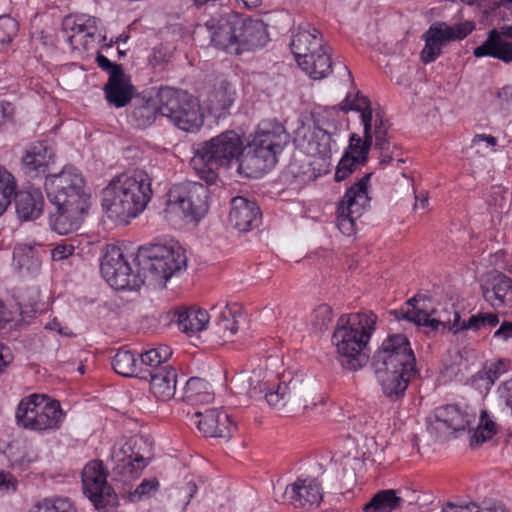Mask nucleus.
<instances>
[{"label": "nucleus", "instance_id": "15", "mask_svg": "<svg viewBox=\"0 0 512 512\" xmlns=\"http://www.w3.org/2000/svg\"><path fill=\"white\" fill-rule=\"evenodd\" d=\"M344 113L351 110L361 113V121L363 124L364 138L353 133L349 139L348 149L350 154L358 160L359 163L364 165L368 160V154L372 146V109L371 102L366 97L357 92L353 97L351 94L346 96L344 105H341Z\"/></svg>", "mask_w": 512, "mask_h": 512}, {"label": "nucleus", "instance_id": "36", "mask_svg": "<svg viewBox=\"0 0 512 512\" xmlns=\"http://www.w3.org/2000/svg\"><path fill=\"white\" fill-rule=\"evenodd\" d=\"M150 378V390L161 401H168L174 397L177 385L176 370L170 366L166 369H157Z\"/></svg>", "mask_w": 512, "mask_h": 512}, {"label": "nucleus", "instance_id": "19", "mask_svg": "<svg viewBox=\"0 0 512 512\" xmlns=\"http://www.w3.org/2000/svg\"><path fill=\"white\" fill-rule=\"evenodd\" d=\"M336 132L329 129L313 127L297 131L295 142L309 156L327 158L337 150Z\"/></svg>", "mask_w": 512, "mask_h": 512}, {"label": "nucleus", "instance_id": "51", "mask_svg": "<svg viewBox=\"0 0 512 512\" xmlns=\"http://www.w3.org/2000/svg\"><path fill=\"white\" fill-rule=\"evenodd\" d=\"M41 262L32 251L18 256V267L22 274L32 275L39 271Z\"/></svg>", "mask_w": 512, "mask_h": 512}, {"label": "nucleus", "instance_id": "25", "mask_svg": "<svg viewBox=\"0 0 512 512\" xmlns=\"http://www.w3.org/2000/svg\"><path fill=\"white\" fill-rule=\"evenodd\" d=\"M213 315L212 332L224 342L229 341L239 329L240 320L243 318L241 307L237 303L217 304L211 308Z\"/></svg>", "mask_w": 512, "mask_h": 512}, {"label": "nucleus", "instance_id": "33", "mask_svg": "<svg viewBox=\"0 0 512 512\" xmlns=\"http://www.w3.org/2000/svg\"><path fill=\"white\" fill-rule=\"evenodd\" d=\"M238 26L237 44H239V54L266 44L268 36L263 21L243 18L238 14Z\"/></svg>", "mask_w": 512, "mask_h": 512}, {"label": "nucleus", "instance_id": "53", "mask_svg": "<svg viewBox=\"0 0 512 512\" xmlns=\"http://www.w3.org/2000/svg\"><path fill=\"white\" fill-rule=\"evenodd\" d=\"M332 321V310L328 305H320L314 311V325L319 328V330L327 329L328 325Z\"/></svg>", "mask_w": 512, "mask_h": 512}, {"label": "nucleus", "instance_id": "24", "mask_svg": "<svg viewBox=\"0 0 512 512\" xmlns=\"http://www.w3.org/2000/svg\"><path fill=\"white\" fill-rule=\"evenodd\" d=\"M98 19L88 15L66 16L62 22V33L68 44L76 49L82 45L85 49L89 44L88 38H93L97 31Z\"/></svg>", "mask_w": 512, "mask_h": 512}, {"label": "nucleus", "instance_id": "45", "mask_svg": "<svg viewBox=\"0 0 512 512\" xmlns=\"http://www.w3.org/2000/svg\"><path fill=\"white\" fill-rule=\"evenodd\" d=\"M31 512H78L74 502L67 497L44 499Z\"/></svg>", "mask_w": 512, "mask_h": 512}, {"label": "nucleus", "instance_id": "4", "mask_svg": "<svg viewBox=\"0 0 512 512\" xmlns=\"http://www.w3.org/2000/svg\"><path fill=\"white\" fill-rule=\"evenodd\" d=\"M377 316L372 311H363L350 316H341L332 335L341 366L357 371L369 360L365 348L375 330Z\"/></svg>", "mask_w": 512, "mask_h": 512}, {"label": "nucleus", "instance_id": "5", "mask_svg": "<svg viewBox=\"0 0 512 512\" xmlns=\"http://www.w3.org/2000/svg\"><path fill=\"white\" fill-rule=\"evenodd\" d=\"M243 150L241 137L235 131L228 130L201 143L191 159V165L201 179L212 184L218 178L221 167L236 163L238 171L242 173L245 161L239 162V159Z\"/></svg>", "mask_w": 512, "mask_h": 512}, {"label": "nucleus", "instance_id": "48", "mask_svg": "<svg viewBox=\"0 0 512 512\" xmlns=\"http://www.w3.org/2000/svg\"><path fill=\"white\" fill-rule=\"evenodd\" d=\"M359 165L362 164L349 151H346L336 167L335 181L341 182L345 180Z\"/></svg>", "mask_w": 512, "mask_h": 512}, {"label": "nucleus", "instance_id": "16", "mask_svg": "<svg viewBox=\"0 0 512 512\" xmlns=\"http://www.w3.org/2000/svg\"><path fill=\"white\" fill-rule=\"evenodd\" d=\"M107 477L108 472L100 460L88 462L81 473L83 492L98 510L113 505L117 500Z\"/></svg>", "mask_w": 512, "mask_h": 512}, {"label": "nucleus", "instance_id": "22", "mask_svg": "<svg viewBox=\"0 0 512 512\" xmlns=\"http://www.w3.org/2000/svg\"><path fill=\"white\" fill-rule=\"evenodd\" d=\"M484 300L495 309L512 310V280L503 273H492L481 283Z\"/></svg>", "mask_w": 512, "mask_h": 512}, {"label": "nucleus", "instance_id": "9", "mask_svg": "<svg viewBox=\"0 0 512 512\" xmlns=\"http://www.w3.org/2000/svg\"><path fill=\"white\" fill-rule=\"evenodd\" d=\"M14 176L0 165V216L15 198V209L22 220H33L40 216L44 206V198L39 188L30 186L25 190L16 192Z\"/></svg>", "mask_w": 512, "mask_h": 512}, {"label": "nucleus", "instance_id": "38", "mask_svg": "<svg viewBox=\"0 0 512 512\" xmlns=\"http://www.w3.org/2000/svg\"><path fill=\"white\" fill-rule=\"evenodd\" d=\"M448 323H451L449 329L453 330L455 334L463 330L478 332L497 326L499 318L497 314L492 312H479L471 315L468 320H462L460 314L454 312L453 320H449Z\"/></svg>", "mask_w": 512, "mask_h": 512}, {"label": "nucleus", "instance_id": "14", "mask_svg": "<svg viewBox=\"0 0 512 512\" xmlns=\"http://www.w3.org/2000/svg\"><path fill=\"white\" fill-rule=\"evenodd\" d=\"M374 369L416 370V358L408 338L403 334H391L383 340L372 357Z\"/></svg>", "mask_w": 512, "mask_h": 512}, {"label": "nucleus", "instance_id": "50", "mask_svg": "<svg viewBox=\"0 0 512 512\" xmlns=\"http://www.w3.org/2000/svg\"><path fill=\"white\" fill-rule=\"evenodd\" d=\"M232 93L227 87H221L214 91L210 99L211 107L215 110H227L233 104Z\"/></svg>", "mask_w": 512, "mask_h": 512}, {"label": "nucleus", "instance_id": "1", "mask_svg": "<svg viewBox=\"0 0 512 512\" xmlns=\"http://www.w3.org/2000/svg\"><path fill=\"white\" fill-rule=\"evenodd\" d=\"M134 261L136 272L124 258L120 247L108 245L100 265L103 278L115 290H139L145 284L163 286L186 268L187 259L178 245L155 244L140 247Z\"/></svg>", "mask_w": 512, "mask_h": 512}, {"label": "nucleus", "instance_id": "35", "mask_svg": "<svg viewBox=\"0 0 512 512\" xmlns=\"http://www.w3.org/2000/svg\"><path fill=\"white\" fill-rule=\"evenodd\" d=\"M170 314L171 322L188 335L204 330L210 320V315L206 310L194 307L176 308Z\"/></svg>", "mask_w": 512, "mask_h": 512}, {"label": "nucleus", "instance_id": "56", "mask_svg": "<svg viewBox=\"0 0 512 512\" xmlns=\"http://www.w3.org/2000/svg\"><path fill=\"white\" fill-rule=\"evenodd\" d=\"M74 249L75 247L71 244H59L52 250V259L54 261L64 260L73 254Z\"/></svg>", "mask_w": 512, "mask_h": 512}, {"label": "nucleus", "instance_id": "55", "mask_svg": "<svg viewBox=\"0 0 512 512\" xmlns=\"http://www.w3.org/2000/svg\"><path fill=\"white\" fill-rule=\"evenodd\" d=\"M485 145L486 148H490L491 151L494 150V147L497 145L496 137L492 135L486 134H477L472 140V147L477 149V152L481 151V146Z\"/></svg>", "mask_w": 512, "mask_h": 512}, {"label": "nucleus", "instance_id": "64", "mask_svg": "<svg viewBox=\"0 0 512 512\" xmlns=\"http://www.w3.org/2000/svg\"><path fill=\"white\" fill-rule=\"evenodd\" d=\"M30 463H31V459L28 458L26 455H22L21 457H16V458L10 459L11 468L18 469L20 471L27 469Z\"/></svg>", "mask_w": 512, "mask_h": 512}, {"label": "nucleus", "instance_id": "2", "mask_svg": "<svg viewBox=\"0 0 512 512\" xmlns=\"http://www.w3.org/2000/svg\"><path fill=\"white\" fill-rule=\"evenodd\" d=\"M158 101L142 95L133 99L128 114L129 123L139 129L152 125L161 115L185 132H196L204 119L198 101L187 92L172 87H161Z\"/></svg>", "mask_w": 512, "mask_h": 512}, {"label": "nucleus", "instance_id": "29", "mask_svg": "<svg viewBox=\"0 0 512 512\" xmlns=\"http://www.w3.org/2000/svg\"><path fill=\"white\" fill-rule=\"evenodd\" d=\"M229 222L239 232H248L261 223V212L256 202L237 196L231 200Z\"/></svg>", "mask_w": 512, "mask_h": 512}, {"label": "nucleus", "instance_id": "7", "mask_svg": "<svg viewBox=\"0 0 512 512\" xmlns=\"http://www.w3.org/2000/svg\"><path fill=\"white\" fill-rule=\"evenodd\" d=\"M64 412L59 401L44 394H31L18 403L16 423L23 429L34 432H50L60 428Z\"/></svg>", "mask_w": 512, "mask_h": 512}, {"label": "nucleus", "instance_id": "12", "mask_svg": "<svg viewBox=\"0 0 512 512\" xmlns=\"http://www.w3.org/2000/svg\"><path fill=\"white\" fill-rule=\"evenodd\" d=\"M248 382L247 395L252 399L265 398L270 406L277 409L285 408L288 403L292 406L307 408V400L304 397L305 387L297 379H292L288 383L279 382L269 385L268 381H262L260 374H254Z\"/></svg>", "mask_w": 512, "mask_h": 512}, {"label": "nucleus", "instance_id": "58", "mask_svg": "<svg viewBox=\"0 0 512 512\" xmlns=\"http://www.w3.org/2000/svg\"><path fill=\"white\" fill-rule=\"evenodd\" d=\"M498 390L500 397L504 400L506 406L511 409L512 413V379L504 382Z\"/></svg>", "mask_w": 512, "mask_h": 512}, {"label": "nucleus", "instance_id": "40", "mask_svg": "<svg viewBox=\"0 0 512 512\" xmlns=\"http://www.w3.org/2000/svg\"><path fill=\"white\" fill-rule=\"evenodd\" d=\"M111 365L116 373L124 377H141L139 360L130 350L121 348L113 356Z\"/></svg>", "mask_w": 512, "mask_h": 512}, {"label": "nucleus", "instance_id": "49", "mask_svg": "<svg viewBox=\"0 0 512 512\" xmlns=\"http://www.w3.org/2000/svg\"><path fill=\"white\" fill-rule=\"evenodd\" d=\"M18 23L10 16L0 17V44L5 45L11 43L17 35Z\"/></svg>", "mask_w": 512, "mask_h": 512}, {"label": "nucleus", "instance_id": "41", "mask_svg": "<svg viewBox=\"0 0 512 512\" xmlns=\"http://www.w3.org/2000/svg\"><path fill=\"white\" fill-rule=\"evenodd\" d=\"M389 128L390 123L381 111L372 112V140L374 148L379 152H388L391 148Z\"/></svg>", "mask_w": 512, "mask_h": 512}, {"label": "nucleus", "instance_id": "37", "mask_svg": "<svg viewBox=\"0 0 512 512\" xmlns=\"http://www.w3.org/2000/svg\"><path fill=\"white\" fill-rule=\"evenodd\" d=\"M172 356V350L167 345H158L139 354V368L141 378H147L157 369H166L170 367L167 361Z\"/></svg>", "mask_w": 512, "mask_h": 512}, {"label": "nucleus", "instance_id": "20", "mask_svg": "<svg viewBox=\"0 0 512 512\" xmlns=\"http://www.w3.org/2000/svg\"><path fill=\"white\" fill-rule=\"evenodd\" d=\"M434 419L428 423V432L436 438H442L456 431L465 430L470 424L471 416L462 412L457 405L437 407Z\"/></svg>", "mask_w": 512, "mask_h": 512}, {"label": "nucleus", "instance_id": "13", "mask_svg": "<svg viewBox=\"0 0 512 512\" xmlns=\"http://www.w3.org/2000/svg\"><path fill=\"white\" fill-rule=\"evenodd\" d=\"M371 173L365 174L349 187L337 206V226L342 234L351 236L356 231V221L369 205L368 183Z\"/></svg>", "mask_w": 512, "mask_h": 512}, {"label": "nucleus", "instance_id": "30", "mask_svg": "<svg viewBox=\"0 0 512 512\" xmlns=\"http://www.w3.org/2000/svg\"><path fill=\"white\" fill-rule=\"evenodd\" d=\"M383 394L390 401L404 397L409 382L417 375V370L374 369Z\"/></svg>", "mask_w": 512, "mask_h": 512}, {"label": "nucleus", "instance_id": "43", "mask_svg": "<svg viewBox=\"0 0 512 512\" xmlns=\"http://www.w3.org/2000/svg\"><path fill=\"white\" fill-rule=\"evenodd\" d=\"M345 101L346 98L338 106L325 107L321 111L313 112L311 115L313 125L322 129H329L337 133L340 125L337 117L339 116V111H343L341 109V105H344Z\"/></svg>", "mask_w": 512, "mask_h": 512}, {"label": "nucleus", "instance_id": "59", "mask_svg": "<svg viewBox=\"0 0 512 512\" xmlns=\"http://www.w3.org/2000/svg\"><path fill=\"white\" fill-rule=\"evenodd\" d=\"M442 512H480V507L475 503L466 506H457L448 502L445 507H443Z\"/></svg>", "mask_w": 512, "mask_h": 512}, {"label": "nucleus", "instance_id": "61", "mask_svg": "<svg viewBox=\"0 0 512 512\" xmlns=\"http://www.w3.org/2000/svg\"><path fill=\"white\" fill-rule=\"evenodd\" d=\"M494 337L507 340L512 337V322L504 321L494 333Z\"/></svg>", "mask_w": 512, "mask_h": 512}, {"label": "nucleus", "instance_id": "26", "mask_svg": "<svg viewBox=\"0 0 512 512\" xmlns=\"http://www.w3.org/2000/svg\"><path fill=\"white\" fill-rule=\"evenodd\" d=\"M136 447L137 440H131L125 443L113 456L115 461L113 471L125 480L137 478L149 463L148 457H144L139 451H135Z\"/></svg>", "mask_w": 512, "mask_h": 512}, {"label": "nucleus", "instance_id": "52", "mask_svg": "<svg viewBox=\"0 0 512 512\" xmlns=\"http://www.w3.org/2000/svg\"><path fill=\"white\" fill-rule=\"evenodd\" d=\"M487 203L489 206L494 207L497 211H503L507 208L508 198H507V190L502 186H493L491 187L490 193L487 198Z\"/></svg>", "mask_w": 512, "mask_h": 512}, {"label": "nucleus", "instance_id": "11", "mask_svg": "<svg viewBox=\"0 0 512 512\" xmlns=\"http://www.w3.org/2000/svg\"><path fill=\"white\" fill-rule=\"evenodd\" d=\"M44 186L52 205H89L84 178L75 167L66 166L60 173L46 177Z\"/></svg>", "mask_w": 512, "mask_h": 512}, {"label": "nucleus", "instance_id": "31", "mask_svg": "<svg viewBox=\"0 0 512 512\" xmlns=\"http://www.w3.org/2000/svg\"><path fill=\"white\" fill-rule=\"evenodd\" d=\"M283 497L294 507H311L319 505L322 500V490L314 478L297 479L288 485Z\"/></svg>", "mask_w": 512, "mask_h": 512}, {"label": "nucleus", "instance_id": "21", "mask_svg": "<svg viewBox=\"0 0 512 512\" xmlns=\"http://www.w3.org/2000/svg\"><path fill=\"white\" fill-rule=\"evenodd\" d=\"M192 420L206 437L228 438L235 427L230 415L226 411L216 408L196 411Z\"/></svg>", "mask_w": 512, "mask_h": 512}, {"label": "nucleus", "instance_id": "32", "mask_svg": "<svg viewBox=\"0 0 512 512\" xmlns=\"http://www.w3.org/2000/svg\"><path fill=\"white\" fill-rule=\"evenodd\" d=\"M424 295L417 294L406 301L405 305L399 309L391 311V314L397 320H407L418 326H424L430 331H435L440 325L445 326V322L431 317V313L425 311L424 305H418L420 301H424Z\"/></svg>", "mask_w": 512, "mask_h": 512}, {"label": "nucleus", "instance_id": "10", "mask_svg": "<svg viewBox=\"0 0 512 512\" xmlns=\"http://www.w3.org/2000/svg\"><path fill=\"white\" fill-rule=\"evenodd\" d=\"M167 196V209L181 212V217L189 222L199 221L209 209V189L199 182L175 184Z\"/></svg>", "mask_w": 512, "mask_h": 512}, {"label": "nucleus", "instance_id": "57", "mask_svg": "<svg viewBox=\"0 0 512 512\" xmlns=\"http://www.w3.org/2000/svg\"><path fill=\"white\" fill-rule=\"evenodd\" d=\"M172 56L171 51H161V49H154L152 55L150 56V63L154 66H162L163 64L169 62Z\"/></svg>", "mask_w": 512, "mask_h": 512}, {"label": "nucleus", "instance_id": "54", "mask_svg": "<svg viewBox=\"0 0 512 512\" xmlns=\"http://www.w3.org/2000/svg\"><path fill=\"white\" fill-rule=\"evenodd\" d=\"M96 63L103 71L109 74V78H111V75H118L124 71L120 64L110 61L106 56L100 53L96 56Z\"/></svg>", "mask_w": 512, "mask_h": 512}, {"label": "nucleus", "instance_id": "28", "mask_svg": "<svg viewBox=\"0 0 512 512\" xmlns=\"http://www.w3.org/2000/svg\"><path fill=\"white\" fill-rule=\"evenodd\" d=\"M54 212H50L49 223L53 231L59 235H68L79 229L89 205H53Z\"/></svg>", "mask_w": 512, "mask_h": 512}, {"label": "nucleus", "instance_id": "8", "mask_svg": "<svg viewBox=\"0 0 512 512\" xmlns=\"http://www.w3.org/2000/svg\"><path fill=\"white\" fill-rule=\"evenodd\" d=\"M289 138V133L282 123L276 119L263 120L250 143L252 153H249L244 161L258 171L271 169L277 162V155L289 142Z\"/></svg>", "mask_w": 512, "mask_h": 512}, {"label": "nucleus", "instance_id": "27", "mask_svg": "<svg viewBox=\"0 0 512 512\" xmlns=\"http://www.w3.org/2000/svg\"><path fill=\"white\" fill-rule=\"evenodd\" d=\"M54 163V152L47 142H36L30 145L22 158V169L30 178L49 177L50 164Z\"/></svg>", "mask_w": 512, "mask_h": 512}, {"label": "nucleus", "instance_id": "6", "mask_svg": "<svg viewBox=\"0 0 512 512\" xmlns=\"http://www.w3.org/2000/svg\"><path fill=\"white\" fill-rule=\"evenodd\" d=\"M291 51L299 67L311 78L322 79L331 72L330 48L316 28L299 26L292 36Z\"/></svg>", "mask_w": 512, "mask_h": 512}, {"label": "nucleus", "instance_id": "44", "mask_svg": "<svg viewBox=\"0 0 512 512\" xmlns=\"http://www.w3.org/2000/svg\"><path fill=\"white\" fill-rule=\"evenodd\" d=\"M506 371L507 367L505 361L499 360L486 365L482 370L477 372V374L473 376V382H482V384L479 385V388L483 387L486 392H488L494 385L495 381Z\"/></svg>", "mask_w": 512, "mask_h": 512}, {"label": "nucleus", "instance_id": "18", "mask_svg": "<svg viewBox=\"0 0 512 512\" xmlns=\"http://www.w3.org/2000/svg\"><path fill=\"white\" fill-rule=\"evenodd\" d=\"M205 28L209 33L211 43L229 54H239V44H237L238 14L228 13L220 18H211L204 26H199V30Z\"/></svg>", "mask_w": 512, "mask_h": 512}, {"label": "nucleus", "instance_id": "17", "mask_svg": "<svg viewBox=\"0 0 512 512\" xmlns=\"http://www.w3.org/2000/svg\"><path fill=\"white\" fill-rule=\"evenodd\" d=\"M470 22L448 25L445 22L432 24L423 35L425 46L421 51V60L427 64L434 62L442 52L443 46L450 41L462 40L473 30Z\"/></svg>", "mask_w": 512, "mask_h": 512}, {"label": "nucleus", "instance_id": "46", "mask_svg": "<svg viewBox=\"0 0 512 512\" xmlns=\"http://www.w3.org/2000/svg\"><path fill=\"white\" fill-rule=\"evenodd\" d=\"M282 178L289 185L303 184L311 179L309 165H303L294 159L283 171Z\"/></svg>", "mask_w": 512, "mask_h": 512}, {"label": "nucleus", "instance_id": "47", "mask_svg": "<svg viewBox=\"0 0 512 512\" xmlns=\"http://www.w3.org/2000/svg\"><path fill=\"white\" fill-rule=\"evenodd\" d=\"M496 434L494 421L487 411L483 410L480 415V423L471 438V446L479 445L491 439Z\"/></svg>", "mask_w": 512, "mask_h": 512}, {"label": "nucleus", "instance_id": "3", "mask_svg": "<svg viewBox=\"0 0 512 512\" xmlns=\"http://www.w3.org/2000/svg\"><path fill=\"white\" fill-rule=\"evenodd\" d=\"M151 196V178L136 169L119 175L103 189L102 207L111 220L128 223L145 209Z\"/></svg>", "mask_w": 512, "mask_h": 512}, {"label": "nucleus", "instance_id": "23", "mask_svg": "<svg viewBox=\"0 0 512 512\" xmlns=\"http://www.w3.org/2000/svg\"><path fill=\"white\" fill-rule=\"evenodd\" d=\"M512 37V26H503L500 29H492L487 39L473 51L477 58L493 57L504 63H512V42L505 38Z\"/></svg>", "mask_w": 512, "mask_h": 512}, {"label": "nucleus", "instance_id": "39", "mask_svg": "<svg viewBox=\"0 0 512 512\" xmlns=\"http://www.w3.org/2000/svg\"><path fill=\"white\" fill-rule=\"evenodd\" d=\"M403 499L393 489L381 490L364 506V512H392L401 507Z\"/></svg>", "mask_w": 512, "mask_h": 512}, {"label": "nucleus", "instance_id": "63", "mask_svg": "<svg viewBox=\"0 0 512 512\" xmlns=\"http://www.w3.org/2000/svg\"><path fill=\"white\" fill-rule=\"evenodd\" d=\"M12 360L13 356L10 349L0 343V373L12 362Z\"/></svg>", "mask_w": 512, "mask_h": 512}, {"label": "nucleus", "instance_id": "34", "mask_svg": "<svg viewBox=\"0 0 512 512\" xmlns=\"http://www.w3.org/2000/svg\"><path fill=\"white\" fill-rule=\"evenodd\" d=\"M103 90L107 102L116 108L125 107L135 98L131 78L124 71L118 75H111Z\"/></svg>", "mask_w": 512, "mask_h": 512}, {"label": "nucleus", "instance_id": "42", "mask_svg": "<svg viewBox=\"0 0 512 512\" xmlns=\"http://www.w3.org/2000/svg\"><path fill=\"white\" fill-rule=\"evenodd\" d=\"M213 399L209 384L201 378L191 377L184 386L183 400L190 404L210 402Z\"/></svg>", "mask_w": 512, "mask_h": 512}, {"label": "nucleus", "instance_id": "60", "mask_svg": "<svg viewBox=\"0 0 512 512\" xmlns=\"http://www.w3.org/2000/svg\"><path fill=\"white\" fill-rule=\"evenodd\" d=\"M158 485V482L155 480H143L141 484L137 486L134 493L132 494L133 498H140L141 496L149 493L152 489H155Z\"/></svg>", "mask_w": 512, "mask_h": 512}, {"label": "nucleus", "instance_id": "62", "mask_svg": "<svg viewBox=\"0 0 512 512\" xmlns=\"http://www.w3.org/2000/svg\"><path fill=\"white\" fill-rule=\"evenodd\" d=\"M13 108L9 102L0 101V128L11 118Z\"/></svg>", "mask_w": 512, "mask_h": 512}]
</instances>
